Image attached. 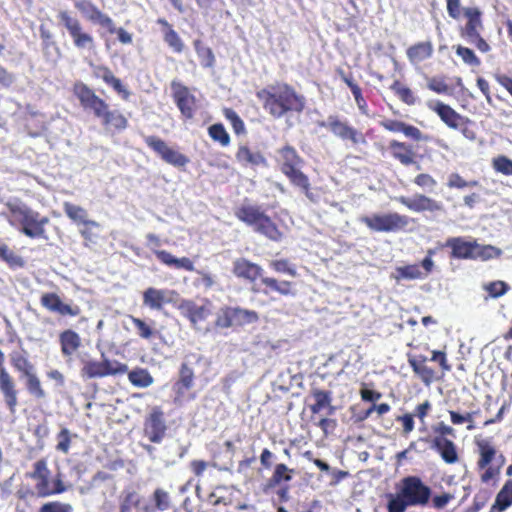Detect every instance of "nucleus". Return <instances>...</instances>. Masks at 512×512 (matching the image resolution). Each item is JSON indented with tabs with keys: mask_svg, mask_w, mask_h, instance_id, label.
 Returning a JSON list of instances; mask_svg holds the SVG:
<instances>
[{
	"mask_svg": "<svg viewBox=\"0 0 512 512\" xmlns=\"http://www.w3.org/2000/svg\"><path fill=\"white\" fill-rule=\"evenodd\" d=\"M265 112L273 119L300 115L306 108V98L287 82H276L256 92Z\"/></svg>",
	"mask_w": 512,
	"mask_h": 512,
	"instance_id": "1",
	"label": "nucleus"
},
{
	"mask_svg": "<svg viewBox=\"0 0 512 512\" xmlns=\"http://www.w3.org/2000/svg\"><path fill=\"white\" fill-rule=\"evenodd\" d=\"M72 93L84 111L91 113L101 121L104 128L123 131L128 127V119L119 110L111 109L110 105L82 81H76Z\"/></svg>",
	"mask_w": 512,
	"mask_h": 512,
	"instance_id": "2",
	"label": "nucleus"
},
{
	"mask_svg": "<svg viewBox=\"0 0 512 512\" xmlns=\"http://www.w3.org/2000/svg\"><path fill=\"white\" fill-rule=\"evenodd\" d=\"M432 489L416 475L402 478L396 493H387V512H405L408 507H425L429 504Z\"/></svg>",
	"mask_w": 512,
	"mask_h": 512,
	"instance_id": "3",
	"label": "nucleus"
},
{
	"mask_svg": "<svg viewBox=\"0 0 512 512\" xmlns=\"http://www.w3.org/2000/svg\"><path fill=\"white\" fill-rule=\"evenodd\" d=\"M233 275L249 284H255L258 279L264 286L262 293L269 296L273 293L282 297H295L297 295L296 283L288 280H279L272 276H264L263 268L247 258L241 257L233 261Z\"/></svg>",
	"mask_w": 512,
	"mask_h": 512,
	"instance_id": "4",
	"label": "nucleus"
},
{
	"mask_svg": "<svg viewBox=\"0 0 512 512\" xmlns=\"http://www.w3.org/2000/svg\"><path fill=\"white\" fill-rule=\"evenodd\" d=\"M5 206L8 210L7 221L11 226L18 228L28 238L48 239L46 226L50 219L47 216L19 200L8 201Z\"/></svg>",
	"mask_w": 512,
	"mask_h": 512,
	"instance_id": "5",
	"label": "nucleus"
},
{
	"mask_svg": "<svg viewBox=\"0 0 512 512\" xmlns=\"http://www.w3.org/2000/svg\"><path fill=\"white\" fill-rule=\"evenodd\" d=\"M407 361L414 375L425 386H430L435 381L440 380L452 368L448 362L446 352L442 350L431 351L430 358L423 354L408 353Z\"/></svg>",
	"mask_w": 512,
	"mask_h": 512,
	"instance_id": "6",
	"label": "nucleus"
},
{
	"mask_svg": "<svg viewBox=\"0 0 512 512\" xmlns=\"http://www.w3.org/2000/svg\"><path fill=\"white\" fill-rule=\"evenodd\" d=\"M234 215L256 233L271 241L280 242L284 237V233L260 205L244 202L235 208Z\"/></svg>",
	"mask_w": 512,
	"mask_h": 512,
	"instance_id": "7",
	"label": "nucleus"
},
{
	"mask_svg": "<svg viewBox=\"0 0 512 512\" xmlns=\"http://www.w3.org/2000/svg\"><path fill=\"white\" fill-rule=\"evenodd\" d=\"M474 443L478 455L476 469L480 472V481L484 484L497 481L506 463V457L491 439L475 438Z\"/></svg>",
	"mask_w": 512,
	"mask_h": 512,
	"instance_id": "8",
	"label": "nucleus"
},
{
	"mask_svg": "<svg viewBox=\"0 0 512 512\" xmlns=\"http://www.w3.org/2000/svg\"><path fill=\"white\" fill-rule=\"evenodd\" d=\"M277 162L280 171L288 178L290 183L300 188L308 199L315 201L314 195L310 189L309 178L301 171L304 160L296 149L291 145H285L280 148L278 150Z\"/></svg>",
	"mask_w": 512,
	"mask_h": 512,
	"instance_id": "9",
	"label": "nucleus"
},
{
	"mask_svg": "<svg viewBox=\"0 0 512 512\" xmlns=\"http://www.w3.org/2000/svg\"><path fill=\"white\" fill-rule=\"evenodd\" d=\"M432 432L433 436L430 439H424L429 443L430 448L440 456L444 463L448 465L458 463L460 460L459 448L452 439L448 438V436L456 437L455 429L444 422H439L432 426Z\"/></svg>",
	"mask_w": 512,
	"mask_h": 512,
	"instance_id": "10",
	"label": "nucleus"
},
{
	"mask_svg": "<svg viewBox=\"0 0 512 512\" xmlns=\"http://www.w3.org/2000/svg\"><path fill=\"white\" fill-rule=\"evenodd\" d=\"M466 22L459 27V35L467 42L473 44L480 52L487 53L491 50L488 42L481 36L484 29L482 11L478 7L463 8Z\"/></svg>",
	"mask_w": 512,
	"mask_h": 512,
	"instance_id": "11",
	"label": "nucleus"
},
{
	"mask_svg": "<svg viewBox=\"0 0 512 512\" xmlns=\"http://www.w3.org/2000/svg\"><path fill=\"white\" fill-rule=\"evenodd\" d=\"M429 109L435 112L441 121L450 129L458 130L468 140L476 139V132L473 129L474 123L468 117L459 114L450 105L441 101L428 103Z\"/></svg>",
	"mask_w": 512,
	"mask_h": 512,
	"instance_id": "12",
	"label": "nucleus"
},
{
	"mask_svg": "<svg viewBox=\"0 0 512 512\" xmlns=\"http://www.w3.org/2000/svg\"><path fill=\"white\" fill-rule=\"evenodd\" d=\"M359 221L372 232L395 233L405 230L410 223V218L407 215L390 212L384 214L375 213L365 215L360 217Z\"/></svg>",
	"mask_w": 512,
	"mask_h": 512,
	"instance_id": "13",
	"label": "nucleus"
},
{
	"mask_svg": "<svg viewBox=\"0 0 512 512\" xmlns=\"http://www.w3.org/2000/svg\"><path fill=\"white\" fill-rule=\"evenodd\" d=\"M320 127L327 128L335 137L349 143L354 149L367 145L365 134L351 125L347 120H342L338 115H329L326 121L319 123Z\"/></svg>",
	"mask_w": 512,
	"mask_h": 512,
	"instance_id": "14",
	"label": "nucleus"
},
{
	"mask_svg": "<svg viewBox=\"0 0 512 512\" xmlns=\"http://www.w3.org/2000/svg\"><path fill=\"white\" fill-rule=\"evenodd\" d=\"M59 23L66 29L73 45L78 50H93L96 42L91 33L85 30L81 21L67 10H61L57 14Z\"/></svg>",
	"mask_w": 512,
	"mask_h": 512,
	"instance_id": "15",
	"label": "nucleus"
},
{
	"mask_svg": "<svg viewBox=\"0 0 512 512\" xmlns=\"http://www.w3.org/2000/svg\"><path fill=\"white\" fill-rule=\"evenodd\" d=\"M259 320V315L254 310H248L240 307L225 306L217 313L215 326L217 328H230L232 326H244L255 323Z\"/></svg>",
	"mask_w": 512,
	"mask_h": 512,
	"instance_id": "16",
	"label": "nucleus"
},
{
	"mask_svg": "<svg viewBox=\"0 0 512 512\" xmlns=\"http://www.w3.org/2000/svg\"><path fill=\"white\" fill-rule=\"evenodd\" d=\"M165 414L160 406H153L144 418L143 434L152 443H161L166 436Z\"/></svg>",
	"mask_w": 512,
	"mask_h": 512,
	"instance_id": "17",
	"label": "nucleus"
},
{
	"mask_svg": "<svg viewBox=\"0 0 512 512\" xmlns=\"http://www.w3.org/2000/svg\"><path fill=\"white\" fill-rule=\"evenodd\" d=\"M146 145L154 151L164 162L174 167H185L189 158L179 151L169 147L167 143L158 136L150 135L144 137Z\"/></svg>",
	"mask_w": 512,
	"mask_h": 512,
	"instance_id": "18",
	"label": "nucleus"
},
{
	"mask_svg": "<svg viewBox=\"0 0 512 512\" xmlns=\"http://www.w3.org/2000/svg\"><path fill=\"white\" fill-rule=\"evenodd\" d=\"M172 98L182 117L191 120L197 109V99L190 89L178 80L171 81Z\"/></svg>",
	"mask_w": 512,
	"mask_h": 512,
	"instance_id": "19",
	"label": "nucleus"
},
{
	"mask_svg": "<svg viewBox=\"0 0 512 512\" xmlns=\"http://www.w3.org/2000/svg\"><path fill=\"white\" fill-rule=\"evenodd\" d=\"M5 361V354L0 349V392L9 412L15 414L18 406V389L15 379L5 366Z\"/></svg>",
	"mask_w": 512,
	"mask_h": 512,
	"instance_id": "20",
	"label": "nucleus"
},
{
	"mask_svg": "<svg viewBox=\"0 0 512 512\" xmlns=\"http://www.w3.org/2000/svg\"><path fill=\"white\" fill-rule=\"evenodd\" d=\"M433 251L429 250L428 255L421 261V265L409 264L397 267L394 278L397 282L401 280H417L426 278L433 270Z\"/></svg>",
	"mask_w": 512,
	"mask_h": 512,
	"instance_id": "21",
	"label": "nucleus"
},
{
	"mask_svg": "<svg viewBox=\"0 0 512 512\" xmlns=\"http://www.w3.org/2000/svg\"><path fill=\"white\" fill-rule=\"evenodd\" d=\"M180 314L189 320L191 326L195 329L198 324L205 321L211 315V302L206 300L203 305H198L190 299H183L177 306Z\"/></svg>",
	"mask_w": 512,
	"mask_h": 512,
	"instance_id": "22",
	"label": "nucleus"
},
{
	"mask_svg": "<svg viewBox=\"0 0 512 512\" xmlns=\"http://www.w3.org/2000/svg\"><path fill=\"white\" fill-rule=\"evenodd\" d=\"M40 304L47 311L60 316L77 317L81 314V308L78 305L63 302L55 292L43 293L40 297Z\"/></svg>",
	"mask_w": 512,
	"mask_h": 512,
	"instance_id": "23",
	"label": "nucleus"
},
{
	"mask_svg": "<svg viewBox=\"0 0 512 512\" xmlns=\"http://www.w3.org/2000/svg\"><path fill=\"white\" fill-rule=\"evenodd\" d=\"M92 73L94 78L102 80L106 85L110 86L123 100H128L130 91L122 83L121 79L116 77L113 71L106 65H92Z\"/></svg>",
	"mask_w": 512,
	"mask_h": 512,
	"instance_id": "24",
	"label": "nucleus"
},
{
	"mask_svg": "<svg viewBox=\"0 0 512 512\" xmlns=\"http://www.w3.org/2000/svg\"><path fill=\"white\" fill-rule=\"evenodd\" d=\"M397 201L413 212H437L443 209L440 202L424 195L416 194L413 198L400 196Z\"/></svg>",
	"mask_w": 512,
	"mask_h": 512,
	"instance_id": "25",
	"label": "nucleus"
},
{
	"mask_svg": "<svg viewBox=\"0 0 512 512\" xmlns=\"http://www.w3.org/2000/svg\"><path fill=\"white\" fill-rule=\"evenodd\" d=\"M379 124L382 128L389 132L403 133L406 137L414 141H428L430 139V136L423 134L418 127L400 120L383 119Z\"/></svg>",
	"mask_w": 512,
	"mask_h": 512,
	"instance_id": "26",
	"label": "nucleus"
},
{
	"mask_svg": "<svg viewBox=\"0 0 512 512\" xmlns=\"http://www.w3.org/2000/svg\"><path fill=\"white\" fill-rule=\"evenodd\" d=\"M156 23L161 27L162 38L168 48L175 54H182L186 45L174 26L165 18H158Z\"/></svg>",
	"mask_w": 512,
	"mask_h": 512,
	"instance_id": "27",
	"label": "nucleus"
},
{
	"mask_svg": "<svg viewBox=\"0 0 512 512\" xmlns=\"http://www.w3.org/2000/svg\"><path fill=\"white\" fill-rule=\"evenodd\" d=\"M50 470L47 465L46 459L42 458L37 460L33 464V471L26 474L27 478L36 481L35 489L39 497H45V493H48V487L50 484Z\"/></svg>",
	"mask_w": 512,
	"mask_h": 512,
	"instance_id": "28",
	"label": "nucleus"
},
{
	"mask_svg": "<svg viewBox=\"0 0 512 512\" xmlns=\"http://www.w3.org/2000/svg\"><path fill=\"white\" fill-rule=\"evenodd\" d=\"M388 149L393 159L405 167L417 163V154L413 146L406 142L393 139L389 142Z\"/></svg>",
	"mask_w": 512,
	"mask_h": 512,
	"instance_id": "29",
	"label": "nucleus"
},
{
	"mask_svg": "<svg viewBox=\"0 0 512 512\" xmlns=\"http://www.w3.org/2000/svg\"><path fill=\"white\" fill-rule=\"evenodd\" d=\"M61 354L65 359H71L82 347L81 336L73 329H65L59 333Z\"/></svg>",
	"mask_w": 512,
	"mask_h": 512,
	"instance_id": "30",
	"label": "nucleus"
},
{
	"mask_svg": "<svg viewBox=\"0 0 512 512\" xmlns=\"http://www.w3.org/2000/svg\"><path fill=\"white\" fill-rule=\"evenodd\" d=\"M475 240L467 241L463 237H451L445 246L451 249L450 257L454 259H473Z\"/></svg>",
	"mask_w": 512,
	"mask_h": 512,
	"instance_id": "31",
	"label": "nucleus"
},
{
	"mask_svg": "<svg viewBox=\"0 0 512 512\" xmlns=\"http://www.w3.org/2000/svg\"><path fill=\"white\" fill-rule=\"evenodd\" d=\"M174 291L149 287L143 292V304L152 310H161L163 306L171 301L169 295Z\"/></svg>",
	"mask_w": 512,
	"mask_h": 512,
	"instance_id": "32",
	"label": "nucleus"
},
{
	"mask_svg": "<svg viewBox=\"0 0 512 512\" xmlns=\"http://www.w3.org/2000/svg\"><path fill=\"white\" fill-rule=\"evenodd\" d=\"M156 258L163 265L177 270L194 271V262L189 257L177 258L166 250L153 249Z\"/></svg>",
	"mask_w": 512,
	"mask_h": 512,
	"instance_id": "33",
	"label": "nucleus"
},
{
	"mask_svg": "<svg viewBox=\"0 0 512 512\" xmlns=\"http://www.w3.org/2000/svg\"><path fill=\"white\" fill-rule=\"evenodd\" d=\"M314 403L309 405V409L313 415L327 409L328 415H333L336 408L332 405V393L328 390L314 388L311 390Z\"/></svg>",
	"mask_w": 512,
	"mask_h": 512,
	"instance_id": "34",
	"label": "nucleus"
},
{
	"mask_svg": "<svg viewBox=\"0 0 512 512\" xmlns=\"http://www.w3.org/2000/svg\"><path fill=\"white\" fill-rule=\"evenodd\" d=\"M195 375L192 366L188 362H182L179 368V376L173 389L178 397L183 396L194 386Z\"/></svg>",
	"mask_w": 512,
	"mask_h": 512,
	"instance_id": "35",
	"label": "nucleus"
},
{
	"mask_svg": "<svg viewBox=\"0 0 512 512\" xmlns=\"http://www.w3.org/2000/svg\"><path fill=\"white\" fill-rule=\"evenodd\" d=\"M295 470L289 468L284 463H278L275 465L271 477L267 480L264 491L267 492L277 486H281L284 483H288L292 480Z\"/></svg>",
	"mask_w": 512,
	"mask_h": 512,
	"instance_id": "36",
	"label": "nucleus"
},
{
	"mask_svg": "<svg viewBox=\"0 0 512 512\" xmlns=\"http://www.w3.org/2000/svg\"><path fill=\"white\" fill-rule=\"evenodd\" d=\"M9 359L11 366L19 373L21 378L35 371V366L24 349L21 352L12 351L9 354Z\"/></svg>",
	"mask_w": 512,
	"mask_h": 512,
	"instance_id": "37",
	"label": "nucleus"
},
{
	"mask_svg": "<svg viewBox=\"0 0 512 512\" xmlns=\"http://www.w3.org/2000/svg\"><path fill=\"white\" fill-rule=\"evenodd\" d=\"M433 44L431 41L418 42L412 46H410L406 55L408 60L412 64H419L427 59H429L433 54Z\"/></svg>",
	"mask_w": 512,
	"mask_h": 512,
	"instance_id": "38",
	"label": "nucleus"
},
{
	"mask_svg": "<svg viewBox=\"0 0 512 512\" xmlns=\"http://www.w3.org/2000/svg\"><path fill=\"white\" fill-rule=\"evenodd\" d=\"M236 160L243 166H259L266 163V159L259 151H252L247 145H240L235 154Z\"/></svg>",
	"mask_w": 512,
	"mask_h": 512,
	"instance_id": "39",
	"label": "nucleus"
},
{
	"mask_svg": "<svg viewBox=\"0 0 512 512\" xmlns=\"http://www.w3.org/2000/svg\"><path fill=\"white\" fill-rule=\"evenodd\" d=\"M152 502V506L144 507L145 512H164L173 508L171 495L162 488H156L154 490Z\"/></svg>",
	"mask_w": 512,
	"mask_h": 512,
	"instance_id": "40",
	"label": "nucleus"
},
{
	"mask_svg": "<svg viewBox=\"0 0 512 512\" xmlns=\"http://www.w3.org/2000/svg\"><path fill=\"white\" fill-rule=\"evenodd\" d=\"M127 318L134 325L135 333L141 339L151 340L159 334L153 320L146 321L133 315H128Z\"/></svg>",
	"mask_w": 512,
	"mask_h": 512,
	"instance_id": "41",
	"label": "nucleus"
},
{
	"mask_svg": "<svg viewBox=\"0 0 512 512\" xmlns=\"http://www.w3.org/2000/svg\"><path fill=\"white\" fill-rule=\"evenodd\" d=\"M100 230L101 224L92 219L86 222L85 224L79 226L78 231L83 239V246L90 248L92 245H95L99 238Z\"/></svg>",
	"mask_w": 512,
	"mask_h": 512,
	"instance_id": "42",
	"label": "nucleus"
},
{
	"mask_svg": "<svg viewBox=\"0 0 512 512\" xmlns=\"http://www.w3.org/2000/svg\"><path fill=\"white\" fill-rule=\"evenodd\" d=\"M193 47L199 59L200 65L205 69L214 68L216 64V57L213 50L205 45L201 39L193 41Z\"/></svg>",
	"mask_w": 512,
	"mask_h": 512,
	"instance_id": "43",
	"label": "nucleus"
},
{
	"mask_svg": "<svg viewBox=\"0 0 512 512\" xmlns=\"http://www.w3.org/2000/svg\"><path fill=\"white\" fill-rule=\"evenodd\" d=\"M63 211L77 227L91 220L89 219L88 211L85 208L68 201L63 203Z\"/></svg>",
	"mask_w": 512,
	"mask_h": 512,
	"instance_id": "44",
	"label": "nucleus"
},
{
	"mask_svg": "<svg viewBox=\"0 0 512 512\" xmlns=\"http://www.w3.org/2000/svg\"><path fill=\"white\" fill-rule=\"evenodd\" d=\"M512 505V479L507 480L497 493L492 510L503 512Z\"/></svg>",
	"mask_w": 512,
	"mask_h": 512,
	"instance_id": "45",
	"label": "nucleus"
},
{
	"mask_svg": "<svg viewBox=\"0 0 512 512\" xmlns=\"http://www.w3.org/2000/svg\"><path fill=\"white\" fill-rule=\"evenodd\" d=\"M75 8L91 23H97L103 12L91 0H77Z\"/></svg>",
	"mask_w": 512,
	"mask_h": 512,
	"instance_id": "46",
	"label": "nucleus"
},
{
	"mask_svg": "<svg viewBox=\"0 0 512 512\" xmlns=\"http://www.w3.org/2000/svg\"><path fill=\"white\" fill-rule=\"evenodd\" d=\"M80 375L83 379L104 378L103 361L93 359L83 361Z\"/></svg>",
	"mask_w": 512,
	"mask_h": 512,
	"instance_id": "47",
	"label": "nucleus"
},
{
	"mask_svg": "<svg viewBox=\"0 0 512 512\" xmlns=\"http://www.w3.org/2000/svg\"><path fill=\"white\" fill-rule=\"evenodd\" d=\"M390 90L397 96V98L408 106H413L417 102V97L414 92L405 86L400 80H394L390 86Z\"/></svg>",
	"mask_w": 512,
	"mask_h": 512,
	"instance_id": "48",
	"label": "nucleus"
},
{
	"mask_svg": "<svg viewBox=\"0 0 512 512\" xmlns=\"http://www.w3.org/2000/svg\"><path fill=\"white\" fill-rule=\"evenodd\" d=\"M475 248H474V257L472 260H481L488 261L490 259L499 258L502 255V250L493 245L487 244H479L477 240H475Z\"/></svg>",
	"mask_w": 512,
	"mask_h": 512,
	"instance_id": "49",
	"label": "nucleus"
},
{
	"mask_svg": "<svg viewBox=\"0 0 512 512\" xmlns=\"http://www.w3.org/2000/svg\"><path fill=\"white\" fill-rule=\"evenodd\" d=\"M25 379V387L27 392L35 399H44L46 392L42 386L40 378L37 376L36 370L23 377Z\"/></svg>",
	"mask_w": 512,
	"mask_h": 512,
	"instance_id": "50",
	"label": "nucleus"
},
{
	"mask_svg": "<svg viewBox=\"0 0 512 512\" xmlns=\"http://www.w3.org/2000/svg\"><path fill=\"white\" fill-rule=\"evenodd\" d=\"M0 260L5 262L9 268H23L25 260L22 256L14 252L7 244L0 245Z\"/></svg>",
	"mask_w": 512,
	"mask_h": 512,
	"instance_id": "51",
	"label": "nucleus"
},
{
	"mask_svg": "<svg viewBox=\"0 0 512 512\" xmlns=\"http://www.w3.org/2000/svg\"><path fill=\"white\" fill-rule=\"evenodd\" d=\"M141 497L135 490L125 489L120 497L119 512H132L140 505Z\"/></svg>",
	"mask_w": 512,
	"mask_h": 512,
	"instance_id": "52",
	"label": "nucleus"
},
{
	"mask_svg": "<svg viewBox=\"0 0 512 512\" xmlns=\"http://www.w3.org/2000/svg\"><path fill=\"white\" fill-rule=\"evenodd\" d=\"M128 373V379L133 386L146 388L153 383V377L147 369L136 368Z\"/></svg>",
	"mask_w": 512,
	"mask_h": 512,
	"instance_id": "53",
	"label": "nucleus"
},
{
	"mask_svg": "<svg viewBox=\"0 0 512 512\" xmlns=\"http://www.w3.org/2000/svg\"><path fill=\"white\" fill-rule=\"evenodd\" d=\"M208 135L214 142H218L222 147L230 145V135L222 123H215L209 126Z\"/></svg>",
	"mask_w": 512,
	"mask_h": 512,
	"instance_id": "54",
	"label": "nucleus"
},
{
	"mask_svg": "<svg viewBox=\"0 0 512 512\" xmlns=\"http://www.w3.org/2000/svg\"><path fill=\"white\" fill-rule=\"evenodd\" d=\"M224 117L230 122L236 135H245L247 133L245 123L235 110L229 107L223 109Z\"/></svg>",
	"mask_w": 512,
	"mask_h": 512,
	"instance_id": "55",
	"label": "nucleus"
},
{
	"mask_svg": "<svg viewBox=\"0 0 512 512\" xmlns=\"http://www.w3.org/2000/svg\"><path fill=\"white\" fill-rule=\"evenodd\" d=\"M269 267L276 273H282L289 275L291 277H295L297 275V270L294 264H292L288 259H274L269 261Z\"/></svg>",
	"mask_w": 512,
	"mask_h": 512,
	"instance_id": "56",
	"label": "nucleus"
},
{
	"mask_svg": "<svg viewBox=\"0 0 512 512\" xmlns=\"http://www.w3.org/2000/svg\"><path fill=\"white\" fill-rule=\"evenodd\" d=\"M102 361L104 366L105 377L123 375L128 372L127 364L122 363L118 360H110L108 358H103Z\"/></svg>",
	"mask_w": 512,
	"mask_h": 512,
	"instance_id": "57",
	"label": "nucleus"
},
{
	"mask_svg": "<svg viewBox=\"0 0 512 512\" xmlns=\"http://www.w3.org/2000/svg\"><path fill=\"white\" fill-rule=\"evenodd\" d=\"M57 444L56 450L63 453L68 454L71 447L72 442V434L68 428H62L56 435Z\"/></svg>",
	"mask_w": 512,
	"mask_h": 512,
	"instance_id": "58",
	"label": "nucleus"
},
{
	"mask_svg": "<svg viewBox=\"0 0 512 512\" xmlns=\"http://www.w3.org/2000/svg\"><path fill=\"white\" fill-rule=\"evenodd\" d=\"M450 420L453 425H461L463 423H467V430L471 431L476 428L474 424L473 414L470 412H466L461 414L454 410H449Z\"/></svg>",
	"mask_w": 512,
	"mask_h": 512,
	"instance_id": "59",
	"label": "nucleus"
},
{
	"mask_svg": "<svg viewBox=\"0 0 512 512\" xmlns=\"http://www.w3.org/2000/svg\"><path fill=\"white\" fill-rule=\"evenodd\" d=\"M456 54L463 60V62L470 66H479L480 59L476 56L474 51L468 47L458 45L456 47Z\"/></svg>",
	"mask_w": 512,
	"mask_h": 512,
	"instance_id": "60",
	"label": "nucleus"
},
{
	"mask_svg": "<svg viewBox=\"0 0 512 512\" xmlns=\"http://www.w3.org/2000/svg\"><path fill=\"white\" fill-rule=\"evenodd\" d=\"M485 290L492 298H499L507 293L509 285L501 280L493 281L485 286Z\"/></svg>",
	"mask_w": 512,
	"mask_h": 512,
	"instance_id": "61",
	"label": "nucleus"
},
{
	"mask_svg": "<svg viewBox=\"0 0 512 512\" xmlns=\"http://www.w3.org/2000/svg\"><path fill=\"white\" fill-rule=\"evenodd\" d=\"M493 168L503 175L512 176V160L501 155L493 159Z\"/></svg>",
	"mask_w": 512,
	"mask_h": 512,
	"instance_id": "62",
	"label": "nucleus"
},
{
	"mask_svg": "<svg viewBox=\"0 0 512 512\" xmlns=\"http://www.w3.org/2000/svg\"><path fill=\"white\" fill-rule=\"evenodd\" d=\"M38 512H73V507L69 503H63L60 501H51L44 503Z\"/></svg>",
	"mask_w": 512,
	"mask_h": 512,
	"instance_id": "63",
	"label": "nucleus"
},
{
	"mask_svg": "<svg viewBox=\"0 0 512 512\" xmlns=\"http://www.w3.org/2000/svg\"><path fill=\"white\" fill-rule=\"evenodd\" d=\"M476 185H477V181L468 182V181L464 180L463 177L458 173L450 174V176L448 178V182H447V186L449 188H457V189H462L465 187H471V186H476Z\"/></svg>",
	"mask_w": 512,
	"mask_h": 512,
	"instance_id": "64",
	"label": "nucleus"
}]
</instances>
